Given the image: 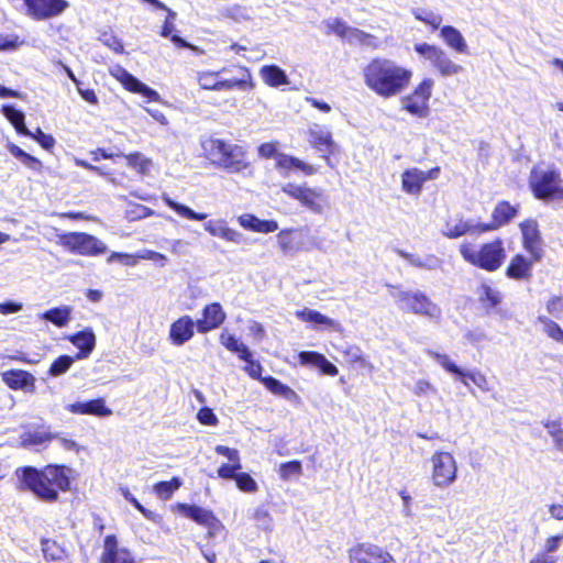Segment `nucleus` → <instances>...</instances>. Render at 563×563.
<instances>
[{"instance_id":"nucleus-40","label":"nucleus","mask_w":563,"mask_h":563,"mask_svg":"<svg viewBox=\"0 0 563 563\" xmlns=\"http://www.w3.org/2000/svg\"><path fill=\"white\" fill-rule=\"evenodd\" d=\"M398 254L410 265L416 267L435 269L440 265V260L434 255H428L426 258H421L419 255L410 254L401 250L398 251Z\"/></svg>"},{"instance_id":"nucleus-6","label":"nucleus","mask_w":563,"mask_h":563,"mask_svg":"<svg viewBox=\"0 0 563 563\" xmlns=\"http://www.w3.org/2000/svg\"><path fill=\"white\" fill-rule=\"evenodd\" d=\"M430 482L438 489H446L457 478V461L446 451H435L430 457Z\"/></svg>"},{"instance_id":"nucleus-27","label":"nucleus","mask_w":563,"mask_h":563,"mask_svg":"<svg viewBox=\"0 0 563 563\" xmlns=\"http://www.w3.org/2000/svg\"><path fill=\"white\" fill-rule=\"evenodd\" d=\"M68 341L71 342L80 352L77 354V358H86L93 351L96 346V335L92 329L88 328L84 331L77 332L73 335L67 336Z\"/></svg>"},{"instance_id":"nucleus-34","label":"nucleus","mask_w":563,"mask_h":563,"mask_svg":"<svg viewBox=\"0 0 563 563\" xmlns=\"http://www.w3.org/2000/svg\"><path fill=\"white\" fill-rule=\"evenodd\" d=\"M295 316L303 322H311L314 324L324 325L333 330H339L340 328L339 322H336L335 320L320 313L319 311L309 308L296 311Z\"/></svg>"},{"instance_id":"nucleus-16","label":"nucleus","mask_w":563,"mask_h":563,"mask_svg":"<svg viewBox=\"0 0 563 563\" xmlns=\"http://www.w3.org/2000/svg\"><path fill=\"white\" fill-rule=\"evenodd\" d=\"M530 188L536 198L545 202H563V185L560 178H533Z\"/></svg>"},{"instance_id":"nucleus-33","label":"nucleus","mask_w":563,"mask_h":563,"mask_svg":"<svg viewBox=\"0 0 563 563\" xmlns=\"http://www.w3.org/2000/svg\"><path fill=\"white\" fill-rule=\"evenodd\" d=\"M220 343L229 351L236 353L241 360L249 362L252 353L249 347L238 340L233 334L228 331H222L220 334Z\"/></svg>"},{"instance_id":"nucleus-29","label":"nucleus","mask_w":563,"mask_h":563,"mask_svg":"<svg viewBox=\"0 0 563 563\" xmlns=\"http://www.w3.org/2000/svg\"><path fill=\"white\" fill-rule=\"evenodd\" d=\"M203 228L212 236H218L233 243H240L241 241V233L227 227L224 220H210L203 224Z\"/></svg>"},{"instance_id":"nucleus-54","label":"nucleus","mask_w":563,"mask_h":563,"mask_svg":"<svg viewBox=\"0 0 563 563\" xmlns=\"http://www.w3.org/2000/svg\"><path fill=\"white\" fill-rule=\"evenodd\" d=\"M234 481L242 492L255 493L258 489L256 482L247 473H238Z\"/></svg>"},{"instance_id":"nucleus-9","label":"nucleus","mask_w":563,"mask_h":563,"mask_svg":"<svg viewBox=\"0 0 563 563\" xmlns=\"http://www.w3.org/2000/svg\"><path fill=\"white\" fill-rule=\"evenodd\" d=\"M418 53L426 60L440 73L441 76H454L463 70L461 65L455 64L448 53L441 47L428 43H417L413 46Z\"/></svg>"},{"instance_id":"nucleus-30","label":"nucleus","mask_w":563,"mask_h":563,"mask_svg":"<svg viewBox=\"0 0 563 563\" xmlns=\"http://www.w3.org/2000/svg\"><path fill=\"white\" fill-rule=\"evenodd\" d=\"M534 261L528 260L522 255H516L507 267L506 275L511 279H528L531 276L532 263Z\"/></svg>"},{"instance_id":"nucleus-62","label":"nucleus","mask_w":563,"mask_h":563,"mask_svg":"<svg viewBox=\"0 0 563 563\" xmlns=\"http://www.w3.org/2000/svg\"><path fill=\"white\" fill-rule=\"evenodd\" d=\"M107 261L108 263L120 261L125 266H135L137 263V256L136 254L112 252Z\"/></svg>"},{"instance_id":"nucleus-26","label":"nucleus","mask_w":563,"mask_h":563,"mask_svg":"<svg viewBox=\"0 0 563 563\" xmlns=\"http://www.w3.org/2000/svg\"><path fill=\"white\" fill-rule=\"evenodd\" d=\"M102 563H135L131 553L125 549H119L114 536H107L103 543Z\"/></svg>"},{"instance_id":"nucleus-32","label":"nucleus","mask_w":563,"mask_h":563,"mask_svg":"<svg viewBox=\"0 0 563 563\" xmlns=\"http://www.w3.org/2000/svg\"><path fill=\"white\" fill-rule=\"evenodd\" d=\"M443 42L457 53H467V44L462 33L454 26L446 25L440 30Z\"/></svg>"},{"instance_id":"nucleus-50","label":"nucleus","mask_w":563,"mask_h":563,"mask_svg":"<svg viewBox=\"0 0 563 563\" xmlns=\"http://www.w3.org/2000/svg\"><path fill=\"white\" fill-rule=\"evenodd\" d=\"M74 361L75 358L69 355L59 356L52 363L48 371L49 375L57 377L65 374L73 365Z\"/></svg>"},{"instance_id":"nucleus-15","label":"nucleus","mask_w":563,"mask_h":563,"mask_svg":"<svg viewBox=\"0 0 563 563\" xmlns=\"http://www.w3.org/2000/svg\"><path fill=\"white\" fill-rule=\"evenodd\" d=\"M27 15L43 21L60 15L69 5L66 0H24Z\"/></svg>"},{"instance_id":"nucleus-22","label":"nucleus","mask_w":563,"mask_h":563,"mask_svg":"<svg viewBox=\"0 0 563 563\" xmlns=\"http://www.w3.org/2000/svg\"><path fill=\"white\" fill-rule=\"evenodd\" d=\"M196 322L190 316L175 320L169 328V340L176 346H181L195 335Z\"/></svg>"},{"instance_id":"nucleus-11","label":"nucleus","mask_w":563,"mask_h":563,"mask_svg":"<svg viewBox=\"0 0 563 563\" xmlns=\"http://www.w3.org/2000/svg\"><path fill=\"white\" fill-rule=\"evenodd\" d=\"M243 77L239 79H219V75L224 71H199L197 73L198 85L205 90L225 91L233 88L245 90L251 79V75L246 68H241Z\"/></svg>"},{"instance_id":"nucleus-64","label":"nucleus","mask_w":563,"mask_h":563,"mask_svg":"<svg viewBox=\"0 0 563 563\" xmlns=\"http://www.w3.org/2000/svg\"><path fill=\"white\" fill-rule=\"evenodd\" d=\"M197 419L205 426H216L218 423L217 416L213 413L212 409L208 407L201 408L198 411Z\"/></svg>"},{"instance_id":"nucleus-41","label":"nucleus","mask_w":563,"mask_h":563,"mask_svg":"<svg viewBox=\"0 0 563 563\" xmlns=\"http://www.w3.org/2000/svg\"><path fill=\"white\" fill-rule=\"evenodd\" d=\"M277 243L280 251L286 255H294L301 251L299 243L292 235V230H283L277 234Z\"/></svg>"},{"instance_id":"nucleus-14","label":"nucleus","mask_w":563,"mask_h":563,"mask_svg":"<svg viewBox=\"0 0 563 563\" xmlns=\"http://www.w3.org/2000/svg\"><path fill=\"white\" fill-rule=\"evenodd\" d=\"M308 141L311 146L329 161V155L338 151V145L332 137L330 129L325 125L311 123L308 126Z\"/></svg>"},{"instance_id":"nucleus-17","label":"nucleus","mask_w":563,"mask_h":563,"mask_svg":"<svg viewBox=\"0 0 563 563\" xmlns=\"http://www.w3.org/2000/svg\"><path fill=\"white\" fill-rule=\"evenodd\" d=\"M111 74L131 92L140 93L151 101H158L159 95L157 91L139 80L123 67H115Z\"/></svg>"},{"instance_id":"nucleus-46","label":"nucleus","mask_w":563,"mask_h":563,"mask_svg":"<svg viewBox=\"0 0 563 563\" xmlns=\"http://www.w3.org/2000/svg\"><path fill=\"white\" fill-rule=\"evenodd\" d=\"M164 201L165 203L172 208L173 210H175L180 217L185 218V219H188V220H197V221H201V220H205L207 218V214L206 213H198V212H195L194 210H191L189 207L185 206V205H181V203H178L176 201H174L173 199H170L168 196H164Z\"/></svg>"},{"instance_id":"nucleus-57","label":"nucleus","mask_w":563,"mask_h":563,"mask_svg":"<svg viewBox=\"0 0 563 563\" xmlns=\"http://www.w3.org/2000/svg\"><path fill=\"white\" fill-rule=\"evenodd\" d=\"M302 472L301 463L299 461H290L280 465V476L283 479H289L292 476H300Z\"/></svg>"},{"instance_id":"nucleus-52","label":"nucleus","mask_w":563,"mask_h":563,"mask_svg":"<svg viewBox=\"0 0 563 563\" xmlns=\"http://www.w3.org/2000/svg\"><path fill=\"white\" fill-rule=\"evenodd\" d=\"M549 435L552 438L556 449L563 452V429L559 421H547L544 422Z\"/></svg>"},{"instance_id":"nucleus-4","label":"nucleus","mask_w":563,"mask_h":563,"mask_svg":"<svg viewBox=\"0 0 563 563\" xmlns=\"http://www.w3.org/2000/svg\"><path fill=\"white\" fill-rule=\"evenodd\" d=\"M460 253L465 262L487 272L497 271L506 258V251L500 240L485 243L478 250L471 243H462Z\"/></svg>"},{"instance_id":"nucleus-1","label":"nucleus","mask_w":563,"mask_h":563,"mask_svg":"<svg viewBox=\"0 0 563 563\" xmlns=\"http://www.w3.org/2000/svg\"><path fill=\"white\" fill-rule=\"evenodd\" d=\"M412 71L393 59L374 58L363 69L366 87L382 98L401 93L409 85Z\"/></svg>"},{"instance_id":"nucleus-55","label":"nucleus","mask_w":563,"mask_h":563,"mask_svg":"<svg viewBox=\"0 0 563 563\" xmlns=\"http://www.w3.org/2000/svg\"><path fill=\"white\" fill-rule=\"evenodd\" d=\"M415 18L428 25H430L432 29L440 27L442 23V16L438 13L431 12V11H421L418 10L415 12Z\"/></svg>"},{"instance_id":"nucleus-60","label":"nucleus","mask_w":563,"mask_h":563,"mask_svg":"<svg viewBox=\"0 0 563 563\" xmlns=\"http://www.w3.org/2000/svg\"><path fill=\"white\" fill-rule=\"evenodd\" d=\"M10 153L19 158L22 163H24L25 165L32 167V168H35V166L40 165V162L34 158L33 156L29 155L27 153H25L22 148H20L19 146L12 144L10 145Z\"/></svg>"},{"instance_id":"nucleus-21","label":"nucleus","mask_w":563,"mask_h":563,"mask_svg":"<svg viewBox=\"0 0 563 563\" xmlns=\"http://www.w3.org/2000/svg\"><path fill=\"white\" fill-rule=\"evenodd\" d=\"M65 409L73 415H89L99 418L110 417L112 410L107 406L103 398L87 401H76L65 406Z\"/></svg>"},{"instance_id":"nucleus-48","label":"nucleus","mask_w":563,"mask_h":563,"mask_svg":"<svg viewBox=\"0 0 563 563\" xmlns=\"http://www.w3.org/2000/svg\"><path fill=\"white\" fill-rule=\"evenodd\" d=\"M51 433L44 430L25 432L22 435L23 444L26 446L44 444L52 440Z\"/></svg>"},{"instance_id":"nucleus-39","label":"nucleus","mask_w":563,"mask_h":563,"mask_svg":"<svg viewBox=\"0 0 563 563\" xmlns=\"http://www.w3.org/2000/svg\"><path fill=\"white\" fill-rule=\"evenodd\" d=\"M427 355L433 358L445 372L455 375L460 380L464 369L459 367L448 354L439 353L433 350H427Z\"/></svg>"},{"instance_id":"nucleus-37","label":"nucleus","mask_w":563,"mask_h":563,"mask_svg":"<svg viewBox=\"0 0 563 563\" xmlns=\"http://www.w3.org/2000/svg\"><path fill=\"white\" fill-rule=\"evenodd\" d=\"M476 294L483 307L487 309L495 308L503 299L499 290L485 283L478 287Z\"/></svg>"},{"instance_id":"nucleus-38","label":"nucleus","mask_w":563,"mask_h":563,"mask_svg":"<svg viewBox=\"0 0 563 563\" xmlns=\"http://www.w3.org/2000/svg\"><path fill=\"white\" fill-rule=\"evenodd\" d=\"M460 382L466 387L470 386L468 382H472L475 386L485 393H488L493 389L487 376L478 369L464 371Z\"/></svg>"},{"instance_id":"nucleus-13","label":"nucleus","mask_w":563,"mask_h":563,"mask_svg":"<svg viewBox=\"0 0 563 563\" xmlns=\"http://www.w3.org/2000/svg\"><path fill=\"white\" fill-rule=\"evenodd\" d=\"M283 190L314 213H321L324 209L325 199L321 190L296 184H288Z\"/></svg>"},{"instance_id":"nucleus-43","label":"nucleus","mask_w":563,"mask_h":563,"mask_svg":"<svg viewBox=\"0 0 563 563\" xmlns=\"http://www.w3.org/2000/svg\"><path fill=\"white\" fill-rule=\"evenodd\" d=\"M181 485L183 482L179 477H173L170 481L156 483L153 486V492L159 499L167 500Z\"/></svg>"},{"instance_id":"nucleus-56","label":"nucleus","mask_w":563,"mask_h":563,"mask_svg":"<svg viewBox=\"0 0 563 563\" xmlns=\"http://www.w3.org/2000/svg\"><path fill=\"white\" fill-rule=\"evenodd\" d=\"M120 493L124 499L131 503L146 519H155V514L152 510L144 508L126 487H121Z\"/></svg>"},{"instance_id":"nucleus-47","label":"nucleus","mask_w":563,"mask_h":563,"mask_svg":"<svg viewBox=\"0 0 563 563\" xmlns=\"http://www.w3.org/2000/svg\"><path fill=\"white\" fill-rule=\"evenodd\" d=\"M42 552L46 560L60 561L65 556L64 549L53 540L42 541Z\"/></svg>"},{"instance_id":"nucleus-25","label":"nucleus","mask_w":563,"mask_h":563,"mask_svg":"<svg viewBox=\"0 0 563 563\" xmlns=\"http://www.w3.org/2000/svg\"><path fill=\"white\" fill-rule=\"evenodd\" d=\"M2 379L11 389L25 393H34L35 390V377L26 371H7L2 373Z\"/></svg>"},{"instance_id":"nucleus-24","label":"nucleus","mask_w":563,"mask_h":563,"mask_svg":"<svg viewBox=\"0 0 563 563\" xmlns=\"http://www.w3.org/2000/svg\"><path fill=\"white\" fill-rule=\"evenodd\" d=\"M216 452L229 460L230 463L222 464L217 473L220 478L234 479L238 471L242 468L240 452L236 449L224 445H217Z\"/></svg>"},{"instance_id":"nucleus-59","label":"nucleus","mask_w":563,"mask_h":563,"mask_svg":"<svg viewBox=\"0 0 563 563\" xmlns=\"http://www.w3.org/2000/svg\"><path fill=\"white\" fill-rule=\"evenodd\" d=\"M548 312L555 319H563V296L552 297L547 302Z\"/></svg>"},{"instance_id":"nucleus-31","label":"nucleus","mask_w":563,"mask_h":563,"mask_svg":"<svg viewBox=\"0 0 563 563\" xmlns=\"http://www.w3.org/2000/svg\"><path fill=\"white\" fill-rule=\"evenodd\" d=\"M73 308L70 306H60L48 309L38 314L40 320H45L58 328L66 327L71 320Z\"/></svg>"},{"instance_id":"nucleus-10","label":"nucleus","mask_w":563,"mask_h":563,"mask_svg":"<svg viewBox=\"0 0 563 563\" xmlns=\"http://www.w3.org/2000/svg\"><path fill=\"white\" fill-rule=\"evenodd\" d=\"M434 81L431 78H424L412 91V93L401 98V107L410 114L424 118L429 112V100L432 95Z\"/></svg>"},{"instance_id":"nucleus-51","label":"nucleus","mask_w":563,"mask_h":563,"mask_svg":"<svg viewBox=\"0 0 563 563\" xmlns=\"http://www.w3.org/2000/svg\"><path fill=\"white\" fill-rule=\"evenodd\" d=\"M185 515L199 523H208L211 519V514L197 506L180 505Z\"/></svg>"},{"instance_id":"nucleus-61","label":"nucleus","mask_w":563,"mask_h":563,"mask_svg":"<svg viewBox=\"0 0 563 563\" xmlns=\"http://www.w3.org/2000/svg\"><path fill=\"white\" fill-rule=\"evenodd\" d=\"M563 540V534L551 536L544 540L542 550L540 552L544 554L555 555L554 553L559 550Z\"/></svg>"},{"instance_id":"nucleus-7","label":"nucleus","mask_w":563,"mask_h":563,"mask_svg":"<svg viewBox=\"0 0 563 563\" xmlns=\"http://www.w3.org/2000/svg\"><path fill=\"white\" fill-rule=\"evenodd\" d=\"M258 155L262 158H274L276 167L283 172L302 173L312 175L318 170L310 164L305 163L294 156L278 152L277 143L268 142L263 143L257 148Z\"/></svg>"},{"instance_id":"nucleus-44","label":"nucleus","mask_w":563,"mask_h":563,"mask_svg":"<svg viewBox=\"0 0 563 563\" xmlns=\"http://www.w3.org/2000/svg\"><path fill=\"white\" fill-rule=\"evenodd\" d=\"M410 390L418 398H431L439 396L438 387L426 378L417 379L410 387Z\"/></svg>"},{"instance_id":"nucleus-58","label":"nucleus","mask_w":563,"mask_h":563,"mask_svg":"<svg viewBox=\"0 0 563 563\" xmlns=\"http://www.w3.org/2000/svg\"><path fill=\"white\" fill-rule=\"evenodd\" d=\"M423 178H401V188L411 196H418L422 189Z\"/></svg>"},{"instance_id":"nucleus-63","label":"nucleus","mask_w":563,"mask_h":563,"mask_svg":"<svg viewBox=\"0 0 563 563\" xmlns=\"http://www.w3.org/2000/svg\"><path fill=\"white\" fill-rule=\"evenodd\" d=\"M323 356L324 355L318 352H301L299 353L298 358L299 362L303 365H312L319 368Z\"/></svg>"},{"instance_id":"nucleus-53","label":"nucleus","mask_w":563,"mask_h":563,"mask_svg":"<svg viewBox=\"0 0 563 563\" xmlns=\"http://www.w3.org/2000/svg\"><path fill=\"white\" fill-rule=\"evenodd\" d=\"M129 164L135 168L137 173L146 174L150 172V167L152 166V161L146 158L144 155L140 153L131 154L126 157Z\"/></svg>"},{"instance_id":"nucleus-19","label":"nucleus","mask_w":563,"mask_h":563,"mask_svg":"<svg viewBox=\"0 0 563 563\" xmlns=\"http://www.w3.org/2000/svg\"><path fill=\"white\" fill-rule=\"evenodd\" d=\"M227 313L219 302H211L202 309V317L196 321L199 333H208L218 329L225 320Z\"/></svg>"},{"instance_id":"nucleus-3","label":"nucleus","mask_w":563,"mask_h":563,"mask_svg":"<svg viewBox=\"0 0 563 563\" xmlns=\"http://www.w3.org/2000/svg\"><path fill=\"white\" fill-rule=\"evenodd\" d=\"M202 147L212 163L230 173H240L249 166L246 152L241 145L219 139H209L202 143Z\"/></svg>"},{"instance_id":"nucleus-12","label":"nucleus","mask_w":563,"mask_h":563,"mask_svg":"<svg viewBox=\"0 0 563 563\" xmlns=\"http://www.w3.org/2000/svg\"><path fill=\"white\" fill-rule=\"evenodd\" d=\"M350 563H396L393 555L373 543H360L349 550Z\"/></svg>"},{"instance_id":"nucleus-18","label":"nucleus","mask_w":563,"mask_h":563,"mask_svg":"<svg viewBox=\"0 0 563 563\" xmlns=\"http://www.w3.org/2000/svg\"><path fill=\"white\" fill-rule=\"evenodd\" d=\"M520 230L525 250L533 261H539L542 256V240L538 223L534 220H526L520 223Z\"/></svg>"},{"instance_id":"nucleus-8","label":"nucleus","mask_w":563,"mask_h":563,"mask_svg":"<svg viewBox=\"0 0 563 563\" xmlns=\"http://www.w3.org/2000/svg\"><path fill=\"white\" fill-rule=\"evenodd\" d=\"M59 244L71 253L97 256L107 251L106 244L93 235L71 232L59 235Z\"/></svg>"},{"instance_id":"nucleus-28","label":"nucleus","mask_w":563,"mask_h":563,"mask_svg":"<svg viewBox=\"0 0 563 563\" xmlns=\"http://www.w3.org/2000/svg\"><path fill=\"white\" fill-rule=\"evenodd\" d=\"M238 221L242 228L253 232L272 233L278 229L277 221L262 220L251 213L241 214Z\"/></svg>"},{"instance_id":"nucleus-23","label":"nucleus","mask_w":563,"mask_h":563,"mask_svg":"<svg viewBox=\"0 0 563 563\" xmlns=\"http://www.w3.org/2000/svg\"><path fill=\"white\" fill-rule=\"evenodd\" d=\"M518 213V206H512L507 201H500L495 207L492 221L488 223L481 222L482 232L497 230L498 228L507 224Z\"/></svg>"},{"instance_id":"nucleus-36","label":"nucleus","mask_w":563,"mask_h":563,"mask_svg":"<svg viewBox=\"0 0 563 563\" xmlns=\"http://www.w3.org/2000/svg\"><path fill=\"white\" fill-rule=\"evenodd\" d=\"M5 119L14 126L15 131L21 135H31V131L25 125V115L21 110L14 106L4 104L1 109Z\"/></svg>"},{"instance_id":"nucleus-42","label":"nucleus","mask_w":563,"mask_h":563,"mask_svg":"<svg viewBox=\"0 0 563 563\" xmlns=\"http://www.w3.org/2000/svg\"><path fill=\"white\" fill-rule=\"evenodd\" d=\"M262 383L265 387L275 395L282 396L287 400H292L297 397V394L294 389L283 384L278 379L274 377H264Z\"/></svg>"},{"instance_id":"nucleus-45","label":"nucleus","mask_w":563,"mask_h":563,"mask_svg":"<svg viewBox=\"0 0 563 563\" xmlns=\"http://www.w3.org/2000/svg\"><path fill=\"white\" fill-rule=\"evenodd\" d=\"M538 322L542 324L543 333H545L553 341L563 344V329L559 323L545 316L538 317Z\"/></svg>"},{"instance_id":"nucleus-49","label":"nucleus","mask_w":563,"mask_h":563,"mask_svg":"<svg viewBox=\"0 0 563 563\" xmlns=\"http://www.w3.org/2000/svg\"><path fill=\"white\" fill-rule=\"evenodd\" d=\"M323 23L327 29L325 30L327 34L333 33L343 40L345 38V35H346V33H349V30H350V25H347L343 20H341L339 18H330V19L325 20Z\"/></svg>"},{"instance_id":"nucleus-35","label":"nucleus","mask_w":563,"mask_h":563,"mask_svg":"<svg viewBox=\"0 0 563 563\" xmlns=\"http://www.w3.org/2000/svg\"><path fill=\"white\" fill-rule=\"evenodd\" d=\"M263 81L271 87H279L289 84L288 76L277 65H265L260 70Z\"/></svg>"},{"instance_id":"nucleus-2","label":"nucleus","mask_w":563,"mask_h":563,"mask_svg":"<svg viewBox=\"0 0 563 563\" xmlns=\"http://www.w3.org/2000/svg\"><path fill=\"white\" fill-rule=\"evenodd\" d=\"M20 490H30L44 501H55L58 490H68L70 470L65 466L49 465L38 471L27 466L16 470Z\"/></svg>"},{"instance_id":"nucleus-20","label":"nucleus","mask_w":563,"mask_h":563,"mask_svg":"<svg viewBox=\"0 0 563 563\" xmlns=\"http://www.w3.org/2000/svg\"><path fill=\"white\" fill-rule=\"evenodd\" d=\"M441 232L449 239H457L465 234L483 233L481 222L465 221L459 217H450L445 220Z\"/></svg>"},{"instance_id":"nucleus-5","label":"nucleus","mask_w":563,"mask_h":563,"mask_svg":"<svg viewBox=\"0 0 563 563\" xmlns=\"http://www.w3.org/2000/svg\"><path fill=\"white\" fill-rule=\"evenodd\" d=\"M398 308L404 312H410L424 317L431 321H440L442 309L420 290H394L390 292Z\"/></svg>"}]
</instances>
